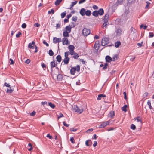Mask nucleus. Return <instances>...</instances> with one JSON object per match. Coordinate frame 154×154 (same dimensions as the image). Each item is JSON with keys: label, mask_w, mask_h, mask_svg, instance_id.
I'll list each match as a JSON object with an SVG mask.
<instances>
[{"label": "nucleus", "mask_w": 154, "mask_h": 154, "mask_svg": "<svg viewBox=\"0 0 154 154\" xmlns=\"http://www.w3.org/2000/svg\"><path fill=\"white\" fill-rule=\"evenodd\" d=\"M80 70V66L79 65H77L76 66H74L71 68L70 70V73L72 75H74L75 71L79 72Z\"/></svg>", "instance_id": "nucleus-1"}, {"label": "nucleus", "mask_w": 154, "mask_h": 154, "mask_svg": "<svg viewBox=\"0 0 154 154\" xmlns=\"http://www.w3.org/2000/svg\"><path fill=\"white\" fill-rule=\"evenodd\" d=\"M72 108L73 111L77 112L80 114L83 111V109L82 108H79L77 105H74Z\"/></svg>", "instance_id": "nucleus-2"}, {"label": "nucleus", "mask_w": 154, "mask_h": 154, "mask_svg": "<svg viewBox=\"0 0 154 154\" xmlns=\"http://www.w3.org/2000/svg\"><path fill=\"white\" fill-rule=\"evenodd\" d=\"M110 121L111 120H110L106 122H102L100 125L99 128H104L107 125H109Z\"/></svg>", "instance_id": "nucleus-3"}, {"label": "nucleus", "mask_w": 154, "mask_h": 154, "mask_svg": "<svg viewBox=\"0 0 154 154\" xmlns=\"http://www.w3.org/2000/svg\"><path fill=\"white\" fill-rule=\"evenodd\" d=\"M68 48L69 49V54L71 55H73L74 53V46L73 45H70L68 46Z\"/></svg>", "instance_id": "nucleus-4"}, {"label": "nucleus", "mask_w": 154, "mask_h": 154, "mask_svg": "<svg viewBox=\"0 0 154 154\" xmlns=\"http://www.w3.org/2000/svg\"><path fill=\"white\" fill-rule=\"evenodd\" d=\"M90 33V30L86 28H84L82 30V33L84 35L87 36Z\"/></svg>", "instance_id": "nucleus-5"}, {"label": "nucleus", "mask_w": 154, "mask_h": 154, "mask_svg": "<svg viewBox=\"0 0 154 154\" xmlns=\"http://www.w3.org/2000/svg\"><path fill=\"white\" fill-rule=\"evenodd\" d=\"M109 43V40L107 38H103L102 40V45L105 46Z\"/></svg>", "instance_id": "nucleus-6"}, {"label": "nucleus", "mask_w": 154, "mask_h": 154, "mask_svg": "<svg viewBox=\"0 0 154 154\" xmlns=\"http://www.w3.org/2000/svg\"><path fill=\"white\" fill-rule=\"evenodd\" d=\"M61 41V38H57L56 37H54L53 39V42L54 43L56 44L57 42L59 43Z\"/></svg>", "instance_id": "nucleus-7"}, {"label": "nucleus", "mask_w": 154, "mask_h": 154, "mask_svg": "<svg viewBox=\"0 0 154 154\" xmlns=\"http://www.w3.org/2000/svg\"><path fill=\"white\" fill-rule=\"evenodd\" d=\"M63 44V45H67L68 44V40L67 38H64L62 40Z\"/></svg>", "instance_id": "nucleus-8"}, {"label": "nucleus", "mask_w": 154, "mask_h": 154, "mask_svg": "<svg viewBox=\"0 0 154 154\" xmlns=\"http://www.w3.org/2000/svg\"><path fill=\"white\" fill-rule=\"evenodd\" d=\"M86 11V10L84 8H82L80 11V13L82 16H84L85 15Z\"/></svg>", "instance_id": "nucleus-9"}, {"label": "nucleus", "mask_w": 154, "mask_h": 154, "mask_svg": "<svg viewBox=\"0 0 154 154\" xmlns=\"http://www.w3.org/2000/svg\"><path fill=\"white\" fill-rule=\"evenodd\" d=\"M109 18V15L108 14H106L104 17V18L103 20V21L105 23H108V20Z\"/></svg>", "instance_id": "nucleus-10"}, {"label": "nucleus", "mask_w": 154, "mask_h": 154, "mask_svg": "<svg viewBox=\"0 0 154 154\" xmlns=\"http://www.w3.org/2000/svg\"><path fill=\"white\" fill-rule=\"evenodd\" d=\"M106 61L107 62H110L112 60V58L109 56H107L105 57Z\"/></svg>", "instance_id": "nucleus-11"}, {"label": "nucleus", "mask_w": 154, "mask_h": 154, "mask_svg": "<svg viewBox=\"0 0 154 154\" xmlns=\"http://www.w3.org/2000/svg\"><path fill=\"white\" fill-rule=\"evenodd\" d=\"M70 60L69 58H65L63 60V62L65 64H67Z\"/></svg>", "instance_id": "nucleus-12"}, {"label": "nucleus", "mask_w": 154, "mask_h": 154, "mask_svg": "<svg viewBox=\"0 0 154 154\" xmlns=\"http://www.w3.org/2000/svg\"><path fill=\"white\" fill-rule=\"evenodd\" d=\"M118 58V56L117 54H115L113 55L112 58V60L115 61L117 60Z\"/></svg>", "instance_id": "nucleus-13"}, {"label": "nucleus", "mask_w": 154, "mask_h": 154, "mask_svg": "<svg viewBox=\"0 0 154 154\" xmlns=\"http://www.w3.org/2000/svg\"><path fill=\"white\" fill-rule=\"evenodd\" d=\"M116 32L117 35L120 36L122 34V31L121 29L118 28L116 30Z\"/></svg>", "instance_id": "nucleus-14"}, {"label": "nucleus", "mask_w": 154, "mask_h": 154, "mask_svg": "<svg viewBox=\"0 0 154 154\" xmlns=\"http://www.w3.org/2000/svg\"><path fill=\"white\" fill-rule=\"evenodd\" d=\"M105 97V95L104 94H99L98 95V97L97 98V100H100L102 98L104 97Z\"/></svg>", "instance_id": "nucleus-15"}, {"label": "nucleus", "mask_w": 154, "mask_h": 154, "mask_svg": "<svg viewBox=\"0 0 154 154\" xmlns=\"http://www.w3.org/2000/svg\"><path fill=\"white\" fill-rule=\"evenodd\" d=\"M98 11L99 15H103L104 14V11L102 8L100 9L98 11Z\"/></svg>", "instance_id": "nucleus-16"}, {"label": "nucleus", "mask_w": 154, "mask_h": 154, "mask_svg": "<svg viewBox=\"0 0 154 154\" xmlns=\"http://www.w3.org/2000/svg\"><path fill=\"white\" fill-rule=\"evenodd\" d=\"M63 78V75L61 74H59L57 76V79L58 81H61L62 80Z\"/></svg>", "instance_id": "nucleus-17"}, {"label": "nucleus", "mask_w": 154, "mask_h": 154, "mask_svg": "<svg viewBox=\"0 0 154 154\" xmlns=\"http://www.w3.org/2000/svg\"><path fill=\"white\" fill-rule=\"evenodd\" d=\"M69 33L67 31H64L63 33V36L65 37H68L69 36Z\"/></svg>", "instance_id": "nucleus-18"}, {"label": "nucleus", "mask_w": 154, "mask_h": 154, "mask_svg": "<svg viewBox=\"0 0 154 154\" xmlns=\"http://www.w3.org/2000/svg\"><path fill=\"white\" fill-rule=\"evenodd\" d=\"M115 115L114 111H110V112L109 113L108 116L109 117L112 118Z\"/></svg>", "instance_id": "nucleus-19"}, {"label": "nucleus", "mask_w": 154, "mask_h": 154, "mask_svg": "<svg viewBox=\"0 0 154 154\" xmlns=\"http://www.w3.org/2000/svg\"><path fill=\"white\" fill-rule=\"evenodd\" d=\"M71 28L72 27L70 26H66L65 28V29L66 30V31H67L68 32L70 33L71 31Z\"/></svg>", "instance_id": "nucleus-20"}, {"label": "nucleus", "mask_w": 154, "mask_h": 154, "mask_svg": "<svg viewBox=\"0 0 154 154\" xmlns=\"http://www.w3.org/2000/svg\"><path fill=\"white\" fill-rule=\"evenodd\" d=\"M31 44H32V45H34L35 46V53H36L38 51L37 50V47L35 45V42L34 41H32L31 43Z\"/></svg>", "instance_id": "nucleus-21"}, {"label": "nucleus", "mask_w": 154, "mask_h": 154, "mask_svg": "<svg viewBox=\"0 0 154 154\" xmlns=\"http://www.w3.org/2000/svg\"><path fill=\"white\" fill-rule=\"evenodd\" d=\"M56 59L57 61L59 62H60L62 60L61 57L60 55H58L57 56Z\"/></svg>", "instance_id": "nucleus-22"}, {"label": "nucleus", "mask_w": 154, "mask_h": 154, "mask_svg": "<svg viewBox=\"0 0 154 154\" xmlns=\"http://www.w3.org/2000/svg\"><path fill=\"white\" fill-rule=\"evenodd\" d=\"M91 12L90 10H86L85 14L87 16H90L91 15Z\"/></svg>", "instance_id": "nucleus-23"}, {"label": "nucleus", "mask_w": 154, "mask_h": 154, "mask_svg": "<svg viewBox=\"0 0 154 154\" xmlns=\"http://www.w3.org/2000/svg\"><path fill=\"white\" fill-rule=\"evenodd\" d=\"M92 15L93 16L95 17L99 15L97 11H94L92 13Z\"/></svg>", "instance_id": "nucleus-24"}, {"label": "nucleus", "mask_w": 154, "mask_h": 154, "mask_svg": "<svg viewBox=\"0 0 154 154\" xmlns=\"http://www.w3.org/2000/svg\"><path fill=\"white\" fill-rule=\"evenodd\" d=\"M121 44V43L119 41H117L115 43V47L116 48H118Z\"/></svg>", "instance_id": "nucleus-25"}, {"label": "nucleus", "mask_w": 154, "mask_h": 154, "mask_svg": "<svg viewBox=\"0 0 154 154\" xmlns=\"http://www.w3.org/2000/svg\"><path fill=\"white\" fill-rule=\"evenodd\" d=\"M127 107V106L126 105H124L123 107H122V110L125 112L127 111L126 108Z\"/></svg>", "instance_id": "nucleus-26"}, {"label": "nucleus", "mask_w": 154, "mask_h": 154, "mask_svg": "<svg viewBox=\"0 0 154 154\" xmlns=\"http://www.w3.org/2000/svg\"><path fill=\"white\" fill-rule=\"evenodd\" d=\"M48 105L51 108L54 109L55 108V106L54 104H52L51 102H49L48 103Z\"/></svg>", "instance_id": "nucleus-27"}, {"label": "nucleus", "mask_w": 154, "mask_h": 154, "mask_svg": "<svg viewBox=\"0 0 154 154\" xmlns=\"http://www.w3.org/2000/svg\"><path fill=\"white\" fill-rule=\"evenodd\" d=\"M51 66V68H54L56 67V65L54 62H51L50 63Z\"/></svg>", "instance_id": "nucleus-28"}, {"label": "nucleus", "mask_w": 154, "mask_h": 154, "mask_svg": "<svg viewBox=\"0 0 154 154\" xmlns=\"http://www.w3.org/2000/svg\"><path fill=\"white\" fill-rule=\"evenodd\" d=\"M62 0H56L55 2V4L56 5H58L62 2Z\"/></svg>", "instance_id": "nucleus-29"}, {"label": "nucleus", "mask_w": 154, "mask_h": 154, "mask_svg": "<svg viewBox=\"0 0 154 154\" xmlns=\"http://www.w3.org/2000/svg\"><path fill=\"white\" fill-rule=\"evenodd\" d=\"M73 55H74V56H73V57L75 59H77L79 57L78 54L76 53H75L74 52Z\"/></svg>", "instance_id": "nucleus-30"}, {"label": "nucleus", "mask_w": 154, "mask_h": 154, "mask_svg": "<svg viewBox=\"0 0 154 154\" xmlns=\"http://www.w3.org/2000/svg\"><path fill=\"white\" fill-rule=\"evenodd\" d=\"M147 104L149 106V108L150 109H151L152 107L151 105V101L149 100H148L147 102Z\"/></svg>", "instance_id": "nucleus-31"}, {"label": "nucleus", "mask_w": 154, "mask_h": 154, "mask_svg": "<svg viewBox=\"0 0 154 154\" xmlns=\"http://www.w3.org/2000/svg\"><path fill=\"white\" fill-rule=\"evenodd\" d=\"M28 47L30 49H33L35 48V46L34 45H32V44H31V43H30L28 45Z\"/></svg>", "instance_id": "nucleus-32"}, {"label": "nucleus", "mask_w": 154, "mask_h": 154, "mask_svg": "<svg viewBox=\"0 0 154 154\" xmlns=\"http://www.w3.org/2000/svg\"><path fill=\"white\" fill-rule=\"evenodd\" d=\"M28 147L29 148H28V150L29 151H30L32 149V147L31 143H29L28 145Z\"/></svg>", "instance_id": "nucleus-33"}, {"label": "nucleus", "mask_w": 154, "mask_h": 154, "mask_svg": "<svg viewBox=\"0 0 154 154\" xmlns=\"http://www.w3.org/2000/svg\"><path fill=\"white\" fill-rule=\"evenodd\" d=\"M134 119L135 120H137V122H140V123H141V119L140 117H137L136 118H135Z\"/></svg>", "instance_id": "nucleus-34"}, {"label": "nucleus", "mask_w": 154, "mask_h": 154, "mask_svg": "<svg viewBox=\"0 0 154 154\" xmlns=\"http://www.w3.org/2000/svg\"><path fill=\"white\" fill-rule=\"evenodd\" d=\"M66 11L62 12L61 14V16L62 18H63L66 16Z\"/></svg>", "instance_id": "nucleus-35"}, {"label": "nucleus", "mask_w": 154, "mask_h": 154, "mask_svg": "<svg viewBox=\"0 0 154 154\" xmlns=\"http://www.w3.org/2000/svg\"><path fill=\"white\" fill-rule=\"evenodd\" d=\"M48 54L50 56H52L54 54V52L51 50H49Z\"/></svg>", "instance_id": "nucleus-36"}, {"label": "nucleus", "mask_w": 154, "mask_h": 154, "mask_svg": "<svg viewBox=\"0 0 154 154\" xmlns=\"http://www.w3.org/2000/svg\"><path fill=\"white\" fill-rule=\"evenodd\" d=\"M108 23H105L104 22L103 24L102 25V27L104 28L105 27V28H107V26Z\"/></svg>", "instance_id": "nucleus-37"}, {"label": "nucleus", "mask_w": 154, "mask_h": 154, "mask_svg": "<svg viewBox=\"0 0 154 154\" xmlns=\"http://www.w3.org/2000/svg\"><path fill=\"white\" fill-rule=\"evenodd\" d=\"M13 91V89H11V88H10V89L8 88L7 89L6 92L8 93H12Z\"/></svg>", "instance_id": "nucleus-38"}, {"label": "nucleus", "mask_w": 154, "mask_h": 154, "mask_svg": "<svg viewBox=\"0 0 154 154\" xmlns=\"http://www.w3.org/2000/svg\"><path fill=\"white\" fill-rule=\"evenodd\" d=\"M131 128L133 130H134L136 129L135 126L133 124H132L130 126Z\"/></svg>", "instance_id": "nucleus-39"}, {"label": "nucleus", "mask_w": 154, "mask_h": 154, "mask_svg": "<svg viewBox=\"0 0 154 154\" xmlns=\"http://www.w3.org/2000/svg\"><path fill=\"white\" fill-rule=\"evenodd\" d=\"M154 36V34L153 32H150L149 33V38H152Z\"/></svg>", "instance_id": "nucleus-40"}, {"label": "nucleus", "mask_w": 154, "mask_h": 154, "mask_svg": "<svg viewBox=\"0 0 154 154\" xmlns=\"http://www.w3.org/2000/svg\"><path fill=\"white\" fill-rule=\"evenodd\" d=\"M69 54V51L65 52V58H69L68 57V56Z\"/></svg>", "instance_id": "nucleus-41"}, {"label": "nucleus", "mask_w": 154, "mask_h": 154, "mask_svg": "<svg viewBox=\"0 0 154 154\" xmlns=\"http://www.w3.org/2000/svg\"><path fill=\"white\" fill-rule=\"evenodd\" d=\"M77 2H78L76 1H75L74 2H72L71 5L72 6H73L74 5H75L77 4Z\"/></svg>", "instance_id": "nucleus-42"}, {"label": "nucleus", "mask_w": 154, "mask_h": 154, "mask_svg": "<svg viewBox=\"0 0 154 154\" xmlns=\"http://www.w3.org/2000/svg\"><path fill=\"white\" fill-rule=\"evenodd\" d=\"M72 20L73 21L76 22L77 20V17L76 16L73 17L72 18Z\"/></svg>", "instance_id": "nucleus-43"}, {"label": "nucleus", "mask_w": 154, "mask_h": 154, "mask_svg": "<svg viewBox=\"0 0 154 154\" xmlns=\"http://www.w3.org/2000/svg\"><path fill=\"white\" fill-rule=\"evenodd\" d=\"M77 130V129L75 128H71L70 129V131H75Z\"/></svg>", "instance_id": "nucleus-44"}, {"label": "nucleus", "mask_w": 154, "mask_h": 154, "mask_svg": "<svg viewBox=\"0 0 154 154\" xmlns=\"http://www.w3.org/2000/svg\"><path fill=\"white\" fill-rule=\"evenodd\" d=\"M21 33L20 32H19L18 33V34H16V37L17 38H19L20 36V35H21Z\"/></svg>", "instance_id": "nucleus-45"}, {"label": "nucleus", "mask_w": 154, "mask_h": 154, "mask_svg": "<svg viewBox=\"0 0 154 154\" xmlns=\"http://www.w3.org/2000/svg\"><path fill=\"white\" fill-rule=\"evenodd\" d=\"M4 86H5L7 87H10V85L8 84L6 82L5 83Z\"/></svg>", "instance_id": "nucleus-46"}, {"label": "nucleus", "mask_w": 154, "mask_h": 154, "mask_svg": "<svg viewBox=\"0 0 154 154\" xmlns=\"http://www.w3.org/2000/svg\"><path fill=\"white\" fill-rule=\"evenodd\" d=\"M70 141H71V142L72 143H74V138L73 137H71L70 139Z\"/></svg>", "instance_id": "nucleus-47"}, {"label": "nucleus", "mask_w": 154, "mask_h": 154, "mask_svg": "<svg viewBox=\"0 0 154 154\" xmlns=\"http://www.w3.org/2000/svg\"><path fill=\"white\" fill-rule=\"evenodd\" d=\"M63 115L62 114V113H60L59 114V115L58 116V119H59V118H61V117H63Z\"/></svg>", "instance_id": "nucleus-48"}, {"label": "nucleus", "mask_w": 154, "mask_h": 154, "mask_svg": "<svg viewBox=\"0 0 154 154\" xmlns=\"http://www.w3.org/2000/svg\"><path fill=\"white\" fill-rule=\"evenodd\" d=\"M21 27L23 28H25L26 27V25L25 23H23L21 26Z\"/></svg>", "instance_id": "nucleus-49"}, {"label": "nucleus", "mask_w": 154, "mask_h": 154, "mask_svg": "<svg viewBox=\"0 0 154 154\" xmlns=\"http://www.w3.org/2000/svg\"><path fill=\"white\" fill-rule=\"evenodd\" d=\"M10 61H11V62L10 63V64L12 65L14 64V62L13 61L12 59H10Z\"/></svg>", "instance_id": "nucleus-50"}, {"label": "nucleus", "mask_w": 154, "mask_h": 154, "mask_svg": "<svg viewBox=\"0 0 154 154\" xmlns=\"http://www.w3.org/2000/svg\"><path fill=\"white\" fill-rule=\"evenodd\" d=\"M89 142L88 140H87L85 142V144L87 146H90Z\"/></svg>", "instance_id": "nucleus-51"}, {"label": "nucleus", "mask_w": 154, "mask_h": 154, "mask_svg": "<svg viewBox=\"0 0 154 154\" xmlns=\"http://www.w3.org/2000/svg\"><path fill=\"white\" fill-rule=\"evenodd\" d=\"M63 124L66 127H68L69 126V124L66 123L65 122H63Z\"/></svg>", "instance_id": "nucleus-52"}, {"label": "nucleus", "mask_w": 154, "mask_h": 154, "mask_svg": "<svg viewBox=\"0 0 154 154\" xmlns=\"http://www.w3.org/2000/svg\"><path fill=\"white\" fill-rule=\"evenodd\" d=\"M123 94L124 95V98L126 100L127 99V97L126 96V93L125 92H123Z\"/></svg>", "instance_id": "nucleus-53"}, {"label": "nucleus", "mask_w": 154, "mask_h": 154, "mask_svg": "<svg viewBox=\"0 0 154 154\" xmlns=\"http://www.w3.org/2000/svg\"><path fill=\"white\" fill-rule=\"evenodd\" d=\"M35 111H33L32 113H30V115L31 116H34L35 114Z\"/></svg>", "instance_id": "nucleus-54"}, {"label": "nucleus", "mask_w": 154, "mask_h": 154, "mask_svg": "<svg viewBox=\"0 0 154 154\" xmlns=\"http://www.w3.org/2000/svg\"><path fill=\"white\" fill-rule=\"evenodd\" d=\"M86 0H80L79 2V4H81L84 3L85 1Z\"/></svg>", "instance_id": "nucleus-55"}, {"label": "nucleus", "mask_w": 154, "mask_h": 154, "mask_svg": "<svg viewBox=\"0 0 154 154\" xmlns=\"http://www.w3.org/2000/svg\"><path fill=\"white\" fill-rule=\"evenodd\" d=\"M93 8L94 9L97 10L98 9V7L97 5H94L93 6Z\"/></svg>", "instance_id": "nucleus-56"}, {"label": "nucleus", "mask_w": 154, "mask_h": 154, "mask_svg": "<svg viewBox=\"0 0 154 154\" xmlns=\"http://www.w3.org/2000/svg\"><path fill=\"white\" fill-rule=\"evenodd\" d=\"M108 66V64L106 63L104 65V66L103 67V69H105L107 68V66Z\"/></svg>", "instance_id": "nucleus-57"}, {"label": "nucleus", "mask_w": 154, "mask_h": 154, "mask_svg": "<svg viewBox=\"0 0 154 154\" xmlns=\"http://www.w3.org/2000/svg\"><path fill=\"white\" fill-rule=\"evenodd\" d=\"M93 131V129H92V128H91V129H88V130H87L86 132V133H89V132H91Z\"/></svg>", "instance_id": "nucleus-58"}, {"label": "nucleus", "mask_w": 154, "mask_h": 154, "mask_svg": "<svg viewBox=\"0 0 154 154\" xmlns=\"http://www.w3.org/2000/svg\"><path fill=\"white\" fill-rule=\"evenodd\" d=\"M80 61L82 62V63L84 64L85 63L86 61L84 60L83 59H80Z\"/></svg>", "instance_id": "nucleus-59"}, {"label": "nucleus", "mask_w": 154, "mask_h": 154, "mask_svg": "<svg viewBox=\"0 0 154 154\" xmlns=\"http://www.w3.org/2000/svg\"><path fill=\"white\" fill-rule=\"evenodd\" d=\"M43 43L45 45L47 46L48 47L49 46V44L47 43L45 41H44L43 42Z\"/></svg>", "instance_id": "nucleus-60"}, {"label": "nucleus", "mask_w": 154, "mask_h": 154, "mask_svg": "<svg viewBox=\"0 0 154 154\" xmlns=\"http://www.w3.org/2000/svg\"><path fill=\"white\" fill-rule=\"evenodd\" d=\"M40 26V24H39V23H35V24L34 25V26L35 27H39Z\"/></svg>", "instance_id": "nucleus-61"}, {"label": "nucleus", "mask_w": 154, "mask_h": 154, "mask_svg": "<svg viewBox=\"0 0 154 154\" xmlns=\"http://www.w3.org/2000/svg\"><path fill=\"white\" fill-rule=\"evenodd\" d=\"M99 42L98 41H97L95 42V43L94 45V47L95 49L96 48L97 44H98Z\"/></svg>", "instance_id": "nucleus-62"}, {"label": "nucleus", "mask_w": 154, "mask_h": 154, "mask_svg": "<svg viewBox=\"0 0 154 154\" xmlns=\"http://www.w3.org/2000/svg\"><path fill=\"white\" fill-rule=\"evenodd\" d=\"M97 141H95L94 142V143L93 145V146L94 147H95L97 145Z\"/></svg>", "instance_id": "nucleus-63"}, {"label": "nucleus", "mask_w": 154, "mask_h": 154, "mask_svg": "<svg viewBox=\"0 0 154 154\" xmlns=\"http://www.w3.org/2000/svg\"><path fill=\"white\" fill-rule=\"evenodd\" d=\"M25 62L27 64H29L30 62V60L29 59H27L26 61Z\"/></svg>", "instance_id": "nucleus-64"}]
</instances>
